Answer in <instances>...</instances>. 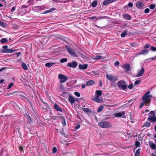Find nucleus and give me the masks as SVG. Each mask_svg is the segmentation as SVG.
Here are the masks:
<instances>
[{"instance_id": "f257e3e1", "label": "nucleus", "mask_w": 156, "mask_h": 156, "mask_svg": "<svg viewBox=\"0 0 156 156\" xmlns=\"http://www.w3.org/2000/svg\"><path fill=\"white\" fill-rule=\"evenodd\" d=\"M150 93L149 91H147L142 97V99L143 101L140 105V108H142L145 104H150L151 103V98L152 97V95L151 94H149Z\"/></svg>"}, {"instance_id": "f03ea898", "label": "nucleus", "mask_w": 156, "mask_h": 156, "mask_svg": "<svg viewBox=\"0 0 156 156\" xmlns=\"http://www.w3.org/2000/svg\"><path fill=\"white\" fill-rule=\"evenodd\" d=\"M98 125L100 127L104 128H108L112 126V124L109 122L106 121L100 122L98 123Z\"/></svg>"}, {"instance_id": "7ed1b4c3", "label": "nucleus", "mask_w": 156, "mask_h": 156, "mask_svg": "<svg viewBox=\"0 0 156 156\" xmlns=\"http://www.w3.org/2000/svg\"><path fill=\"white\" fill-rule=\"evenodd\" d=\"M126 82L124 80L119 81L118 83V86L120 89L127 90V86L126 84Z\"/></svg>"}, {"instance_id": "20e7f679", "label": "nucleus", "mask_w": 156, "mask_h": 156, "mask_svg": "<svg viewBox=\"0 0 156 156\" xmlns=\"http://www.w3.org/2000/svg\"><path fill=\"white\" fill-rule=\"evenodd\" d=\"M106 77L108 80L113 83L118 80V76L115 75L106 74Z\"/></svg>"}, {"instance_id": "39448f33", "label": "nucleus", "mask_w": 156, "mask_h": 156, "mask_svg": "<svg viewBox=\"0 0 156 156\" xmlns=\"http://www.w3.org/2000/svg\"><path fill=\"white\" fill-rule=\"evenodd\" d=\"M2 48L3 49L2 50V52L3 53H12L16 50L12 48H8V46L7 45L4 46Z\"/></svg>"}, {"instance_id": "423d86ee", "label": "nucleus", "mask_w": 156, "mask_h": 156, "mask_svg": "<svg viewBox=\"0 0 156 156\" xmlns=\"http://www.w3.org/2000/svg\"><path fill=\"white\" fill-rule=\"evenodd\" d=\"M66 48L67 51L69 53L71 56L76 57H77V55L76 53L71 48H70L69 46L66 45Z\"/></svg>"}, {"instance_id": "0eeeda50", "label": "nucleus", "mask_w": 156, "mask_h": 156, "mask_svg": "<svg viewBox=\"0 0 156 156\" xmlns=\"http://www.w3.org/2000/svg\"><path fill=\"white\" fill-rule=\"evenodd\" d=\"M136 7L139 9H143L145 5V4L142 0H139L136 2L135 4Z\"/></svg>"}, {"instance_id": "6e6552de", "label": "nucleus", "mask_w": 156, "mask_h": 156, "mask_svg": "<svg viewBox=\"0 0 156 156\" xmlns=\"http://www.w3.org/2000/svg\"><path fill=\"white\" fill-rule=\"evenodd\" d=\"M58 77L60 79V82L61 83H65L68 79L67 77L62 74H59Z\"/></svg>"}, {"instance_id": "1a4fd4ad", "label": "nucleus", "mask_w": 156, "mask_h": 156, "mask_svg": "<svg viewBox=\"0 0 156 156\" xmlns=\"http://www.w3.org/2000/svg\"><path fill=\"white\" fill-rule=\"evenodd\" d=\"M78 65V63L74 61L72 62H69L67 64V66L70 67L75 68Z\"/></svg>"}, {"instance_id": "9d476101", "label": "nucleus", "mask_w": 156, "mask_h": 156, "mask_svg": "<svg viewBox=\"0 0 156 156\" xmlns=\"http://www.w3.org/2000/svg\"><path fill=\"white\" fill-rule=\"evenodd\" d=\"M125 112L123 111L122 112H119L115 114V116L117 117H122L123 118H125L126 116L125 115Z\"/></svg>"}, {"instance_id": "9b49d317", "label": "nucleus", "mask_w": 156, "mask_h": 156, "mask_svg": "<svg viewBox=\"0 0 156 156\" xmlns=\"http://www.w3.org/2000/svg\"><path fill=\"white\" fill-rule=\"evenodd\" d=\"M147 119L152 123L155 122H156V117L155 115L150 116Z\"/></svg>"}, {"instance_id": "f8f14e48", "label": "nucleus", "mask_w": 156, "mask_h": 156, "mask_svg": "<svg viewBox=\"0 0 156 156\" xmlns=\"http://www.w3.org/2000/svg\"><path fill=\"white\" fill-rule=\"evenodd\" d=\"M54 108L57 111L62 112L63 110L57 104L54 105Z\"/></svg>"}, {"instance_id": "ddd939ff", "label": "nucleus", "mask_w": 156, "mask_h": 156, "mask_svg": "<svg viewBox=\"0 0 156 156\" xmlns=\"http://www.w3.org/2000/svg\"><path fill=\"white\" fill-rule=\"evenodd\" d=\"M116 0H106L104 1L103 2L104 5H106L115 2Z\"/></svg>"}, {"instance_id": "4468645a", "label": "nucleus", "mask_w": 156, "mask_h": 156, "mask_svg": "<svg viewBox=\"0 0 156 156\" xmlns=\"http://www.w3.org/2000/svg\"><path fill=\"white\" fill-rule=\"evenodd\" d=\"M87 67L88 65L87 64H80L78 66L79 69L85 70L87 68Z\"/></svg>"}, {"instance_id": "2eb2a0df", "label": "nucleus", "mask_w": 156, "mask_h": 156, "mask_svg": "<svg viewBox=\"0 0 156 156\" xmlns=\"http://www.w3.org/2000/svg\"><path fill=\"white\" fill-rule=\"evenodd\" d=\"M122 17L125 20H129L131 19V16L128 14H123Z\"/></svg>"}, {"instance_id": "dca6fc26", "label": "nucleus", "mask_w": 156, "mask_h": 156, "mask_svg": "<svg viewBox=\"0 0 156 156\" xmlns=\"http://www.w3.org/2000/svg\"><path fill=\"white\" fill-rule=\"evenodd\" d=\"M123 68L125 69L126 71H129L130 70V65L129 64H126L122 66Z\"/></svg>"}, {"instance_id": "f3484780", "label": "nucleus", "mask_w": 156, "mask_h": 156, "mask_svg": "<svg viewBox=\"0 0 156 156\" xmlns=\"http://www.w3.org/2000/svg\"><path fill=\"white\" fill-rule=\"evenodd\" d=\"M144 68H142L141 70L140 71L136 76V77H139L142 76L144 72Z\"/></svg>"}, {"instance_id": "a211bd4d", "label": "nucleus", "mask_w": 156, "mask_h": 156, "mask_svg": "<svg viewBox=\"0 0 156 156\" xmlns=\"http://www.w3.org/2000/svg\"><path fill=\"white\" fill-rule=\"evenodd\" d=\"M150 147L153 150H156V145L154 143H153L152 141L149 142Z\"/></svg>"}, {"instance_id": "6ab92c4d", "label": "nucleus", "mask_w": 156, "mask_h": 156, "mask_svg": "<svg viewBox=\"0 0 156 156\" xmlns=\"http://www.w3.org/2000/svg\"><path fill=\"white\" fill-rule=\"evenodd\" d=\"M95 83V82L93 80H89L86 83L87 86H90L93 85Z\"/></svg>"}, {"instance_id": "aec40b11", "label": "nucleus", "mask_w": 156, "mask_h": 156, "mask_svg": "<svg viewBox=\"0 0 156 156\" xmlns=\"http://www.w3.org/2000/svg\"><path fill=\"white\" fill-rule=\"evenodd\" d=\"M69 100L70 101V102L72 104L75 103V100L74 99L71 95H69Z\"/></svg>"}, {"instance_id": "412c9836", "label": "nucleus", "mask_w": 156, "mask_h": 156, "mask_svg": "<svg viewBox=\"0 0 156 156\" xmlns=\"http://www.w3.org/2000/svg\"><path fill=\"white\" fill-rule=\"evenodd\" d=\"M95 96H101L102 94V91L100 90H97L96 91Z\"/></svg>"}, {"instance_id": "4be33fe9", "label": "nucleus", "mask_w": 156, "mask_h": 156, "mask_svg": "<svg viewBox=\"0 0 156 156\" xmlns=\"http://www.w3.org/2000/svg\"><path fill=\"white\" fill-rule=\"evenodd\" d=\"M82 109L85 113L90 112L91 111L90 109L88 108H83Z\"/></svg>"}, {"instance_id": "5701e85b", "label": "nucleus", "mask_w": 156, "mask_h": 156, "mask_svg": "<svg viewBox=\"0 0 156 156\" xmlns=\"http://www.w3.org/2000/svg\"><path fill=\"white\" fill-rule=\"evenodd\" d=\"M99 97H98V96H95L94 101L98 103H100L101 102V100L99 98Z\"/></svg>"}, {"instance_id": "b1692460", "label": "nucleus", "mask_w": 156, "mask_h": 156, "mask_svg": "<svg viewBox=\"0 0 156 156\" xmlns=\"http://www.w3.org/2000/svg\"><path fill=\"white\" fill-rule=\"evenodd\" d=\"M151 124L150 122H145L143 126H142V127H148L150 126Z\"/></svg>"}, {"instance_id": "393cba45", "label": "nucleus", "mask_w": 156, "mask_h": 156, "mask_svg": "<svg viewBox=\"0 0 156 156\" xmlns=\"http://www.w3.org/2000/svg\"><path fill=\"white\" fill-rule=\"evenodd\" d=\"M98 5V2L96 0H94L91 3V6L93 7H96Z\"/></svg>"}, {"instance_id": "a878e982", "label": "nucleus", "mask_w": 156, "mask_h": 156, "mask_svg": "<svg viewBox=\"0 0 156 156\" xmlns=\"http://www.w3.org/2000/svg\"><path fill=\"white\" fill-rule=\"evenodd\" d=\"M148 52V50L147 49H144L140 53V54L146 55Z\"/></svg>"}, {"instance_id": "bb28decb", "label": "nucleus", "mask_w": 156, "mask_h": 156, "mask_svg": "<svg viewBox=\"0 0 156 156\" xmlns=\"http://www.w3.org/2000/svg\"><path fill=\"white\" fill-rule=\"evenodd\" d=\"M8 40L6 38H3L1 39L0 41V42L2 44H4L8 42Z\"/></svg>"}, {"instance_id": "cd10ccee", "label": "nucleus", "mask_w": 156, "mask_h": 156, "mask_svg": "<svg viewBox=\"0 0 156 156\" xmlns=\"http://www.w3.org/2000/svg\"><path fill=\"white\" fill-rule=\"evenodd\" d=\"M104 58L103 57L101 56L100 55H97L94 57L93 59L95 60H98L101 59H103Z\"/></svg>"}, {"instance_id": "c85d7f7f", "label": "nucleus", "mask_w": 156, "mask_h": 156, "mask_svg": "<svg viewBox=\"0 0 156 156\" xmlns=\"http://www.w3.org/2000/svg\"><path fill=\"white\" fill-rule=\"evenodd\" d=\"M21 66L24 69L26 70L28 69V67L27 66V65L25 63L22 62Z\"/></svg>"}, {"instance_id": "c756f323", "label": "nucleus", "mask_w": 156, "mask_h": 156, "mask_svg": "<svg viewBox=\"0 0 156 156\" xmlns=\"http://www.w3.org/2000/svg\"><path fill=\"white\" fill-rule=\"evenodd\" d=\"M140 150L141 149L140 148H138L136 150L135 154V156H139Z\"/></svg>"}, {"instance_id": "7c9ffc66", "label": "nucleus", "mask_w": 156, "mask_h": 156, "mask_svg": "<svg viewBox=\"0 0 156 156\" xmlns=\"http://www.w3.org/2000/svg\"><path fill=\"white\" fill-rule=\"evenodd\" d=\"M127 34V31L126 30H124L121 34V36L122 37H124Z\"/></svg>"}, {"instance_id": "2f4dec72", "label": "nucleus", "mask_w": 156, "mask_h": 156, "mask_svg": "<svg viewBox=\"0 0 156 156\" xmlns=\"http://www.w3.org/2000/svg\"><path fill=\"white\" fill-rule=\"evenodd\" d=\"M54 64V63L48 62V63H46L45 66L47 67H51V66H52Z\"/></svg>"}, {"instance_id": "473e14b6", "label": "nucleus", "mask_w": 156, "mask_h": 156, "mask_svg": "<svg viewBox=\"0 0 156 156\" xmlns=\"http://www.w3.org/2000/svg\"><path fill=\"white\" fill-rule=\"evenodd\" d=\"M61 123L62 124L63 127H64L65 126H66V124L65 120V119L64 118H62L61 119Z\"/></svg>"}, {"instance_id": "72a5a7b5", "label": "nucleus", "mask_w": 156, "mask_h": 156, "mask_svg": "<svg viewBox=\"0 0 156 156\" xmlns=\"http://www.w3.org/2000/svg\"><path fill=\"white\" fill-rule=\"evenodd\" d=\"M104 108V106L103 105H101L100 106H99L97 112H101L102 111Z\"/></svg>"}, {"instance_id": "f704fd0d", "label": "nucleus", "mask_w": 156, "mask_h": 156, "mask_svg": "<svg viewBox=\"0 0 156 156\" xmlns=\"http://www.w3.org/2000/svg\"><path fill=\"white\" fill-rule=\"evenodd\" d=\"M6 24L2 22V21L0 20V26L3 27H5L6 26Z\"/></svg>"}, {"instance_id": "c9c22d12", "label": "nucleus", "mask_w": 156, "mask_h": 156, "mask_svg": "<svg viewBox=\"0 0 156 156\" xmlns=\"http://www.w3.org/2000/svg\"><path fill=\"white\" fill-rule=\"evenodd\" d=\"M57 151V149L56 147H54L52 149V153L53 154H55Z\"/></svg>"}, {"instance_id": "e433bc0d", "label": "nucleus", "mask_w": 156, "mask_h": 156, "mask_svg": "<svg viewBox=\"0 0 156 156\" xmlns=\"http://www.w3.org/2000/svg\"><path fill=\"white\" fill-rule=\"evenodd\" d=\"M141 82V80L140 79L137 80L134 82V84L135 85L139 84Z\"/></svg>"}, {"instance_id": "4c0bfd02", "label": "nucleus", "mask_w": 156, "mask_h": 156, "mask_svg": "<svg viewBox=\"0 0 156 156\" xmlns=\"http://www.w3.org/2000/svg\"><path fill=\"white\" fill-rule=\"evenodd\" d=\"M155 7V5L153 4L150 5V6H149V8H150V9H154Z\"/></svg>"}, {"instance_id": "58836bf2", "label": "nucleus", "mask_w": 156, "mask_h": 156, "mask_svg": "<svg viewBox=\"0 0 156 156\" xmlns=\"http://www.w3.org/2000/svg\"><path fill=\"white\" fill-rule=\"evenodd\" d=\"M135 146L137 147H138L140 146V143L139 141L137 140L135 143Z\"/></svg>"}, {"instance_id": "ea45409f", "label": "nucleus", "mask_w": 156, "mask_h": 156, "mask_svg": "<svg viewBox=\"0 0 156 156\" xmlns=\"http://www.w3.org/2000/svg\"><path fill=\"white\" fill-rule=\"evenodd\" d=\"M67 59L66 58H63L62 59H61L60 60V62L61 63H63L64 62H67Z\"/></svg>"}, {"instance_id": "a19ab883", "label": "nucleus", "mask_w": 156, "mask_h": 156, "mask_svg": "<svg viewBox=\"0 0 156 156\" xmlns=\"http://www.w3.org/2000/svg\"><path fill=\"white\" fill-rule=\"evenodd\" d=\"M42 103H43V104L45 106V107L48 108H49V106L48 105V104L44 102L43 101H42Z\"/></svg>"}, {"instance_id": "79ce46f5", "label": "nucleus", "mask_w": 156, "mask_h": 156, "mask_svg": "<svg viewBox=\"0 0 156 156\" xmlns=\"http://www.w3.org/2000/svg\"><path fill=\"white\" fill-rule=\"evenodd\" d=\"M151 49L153 51H156V48L153 46L151 47Z\"/></svg>"}, {"instance_id": "37998d69", "label": "nucleus", "mask_w": 156, "mask_h": 156, "mask_svg": "<svg viewBox=\"0 0 156 156\" xmlns=\"http://www.w3.org/2000/svg\"><path fill=\"white\" fill-rule=\"evenodd\" d=\"M13 83H11L9 84V85L8 87H7V89H9L11 88L12 86L13 85Z\"/></svg>"}, {"instance_id": "c03bdc74", "label": "nucleus", "mask_w": 156, "mask_h": 156, "mask_svg": "<svg viewBox=\"0 0 156 156\" xmlns=\"http://www.w3.org/2000/svg\"><path fill=\"white\" fill-rule=\"evenodd\" d=\"M149 114L152 115V116L155 115V114L154 111H151L149 113Z\"/></svg>"}, {"instance_id": "a18cd8bd", "label": "nucleus", "mask_w": 156, "mask_h": 156, "mask_svg": "<svg viewBox=\"0 0 156 156\" xmlns=\"http://www.w3.org/2000/svg\"><path fill=\"white\" fill-rule=\"evenodd\" d=\"M74 94L76 96L78 97H79L80 96V94L77 92H75Z\"/></svg>"}, {"instance_id": "49530a36", "label": "nucleus", "mask_w": 156, "mask_h": 156, "mask_svg": "<svg viewBox=\"0 0 156 156\" xmlns=\"http://www.w3.org/2000/svg\"><path fill=\"white\" fill-rule=\"evenodd\" d=\"M150 46V45L148 44H146L144 47V48L145 49H147Z\"/></svg>"}, {"instance_id": "de8ad7c7", "label": "nucleus", "mask_w": 156, "mask_h": 156, "mask_svg": "<svg viewBox=\"0 0 156 156\" xmlns=\"http://www.w3.org/2000/svg\"><path fill=\"white\" fill-rule=\"evenodd\" d=\"M133 84L131 83V84L128 86V87L129 89H132V88L133 87Z\"/></svg>"}, {"instance_id": "09e8293b", "label": "nucleus", "mask_w": 156, "mask_h": 156, "mask_svg": "<svg viewBox=\"0 0 156 156\" xmlns=\"http://www.w3.org/2000/svg\"><path fill=\"white\" fill-rule=\"evenodd\" d=\"M80 127V125L79 124H78L74 127V129L75 130H77V129H79Z\"/></svg>"}, {"instance_id": "8fccbe9b", "label": "nucleus", "mask_w": 156, "mask_h": 156, "mask_svg": "<svg viewBox=\"0 0 156 156\" xmlns=\"http://www.w3.org/2000/svg\"><path fill=\"white\" fill-rule=\"evenodd\" d=\"M99 86L100 87H102V83L101 80H99Z\"/></svg>"}, {"instance_id": "3c124183", "label": "nucleus", "mask_w": 156, "mask_h": 156, "mask_svg": "<svg viewBox=\"0 0 156 156\" xmlns=\"http://www.w3.org/2000/svg\"><path fill=\"white\" fill-rule=\"evenodd\" d=\"M149 9L148 8L144 10V12L147 13L149 12Z\"/></svg>"}, {"instance_id": "603ef678", "label": "nucleus", "mask_w": 156, "mask_h": 156, "mask_svg": "<svg viewBox=\"0 0 156 156\" xmlns=\"http://www.w3.org/2000/svg\"><path fill=\"white\" fill-rule=\"evenodd\" d=\"M129 115L130 116V119L131 120H133V115L131 112L129 113Z\"/></svg>"}, {"instance_id": "864d4df0", "label": "nucleus", "mask_w": 156, "mask_h": 156, "mask_svg": "<svg viewBox=\"0 0 156 156\" xmlns=\"http://www.w3.org/2000/svg\"><path fill=\"white\" fill-rule=\"evenodd\" d=\"M55 10V8H51L50 9L48 10V11H49L50 12H52L54 11Z\"/></svg>"}, {"instance_id": "5fc2aeb1", "label": "nucleus", "mask_w": 156, "mask_h": 156, "mask_svg": "<svg viewBox=\"0 0 156 156\" xmlns=\"http://www.w3.org/2000/svg\"><path fill=\"white\" fill-rule=\"evenodd\" d=\"M14 93V92H9V93H8L6 94V95H7V96H10V95H12Z\"/></svg>"}, {"instance_id": "6e6d98bb", "label": "nucleus", "mask_w": 156, "mask_h": 156, "mask_svg": "<svg viewBox=\"0 0 156 156\" xmlns=\"http://www.w3.org/2000/svg\"><path fill=\"white\" fill-rule=\"evenodd\" d=\"M19 149L20 151H23V148L22 146H20L19 147Z\"/></svg>"}, {"instance_id": "4d7b16f0", "label": "nucleus", "mask_w": 156, "mask_h": 156, "mask_svg": "<svg viewBox=\"0 0 156 156\" xmlns=\"http://www.w3.org/2000/svg\"><path fill=\"white\" fill-rule=\"evenodd\" d=\"M119 61L116 62L114 64V65L115 66H117L119 65Z\"/></svg>"}, {"instance_id": "13d9d810", "label": "nucleus", "mask_w": 156, "mask_h": 156, "mask_svg": "<svg viewBox=\"0 0 156 156\" xmlns=\"http://www.w3.org/2000/svg\"><path fill=\"white\" fill-rule=\"evenodd\" d=\"M133 4L131 2H129L128 4V6L130 7H132L133 6Z\"/></svg>"}, {"instance_id": "bf43d9fd", "label": "nucleus", "mask_w": 156, "mask_h": 156, "mask_svg": "<svg viewBox=\"0 0 156 156\" xmlns=\"http://www.w3.org/2000/svg\"><path fill=\"white\" fill-rule=\"evenodd\" d=\"M15 9H16V7H14V6L11 9V11L12 12H13L15 10Z\"/></svg>"}, {"instance_id": "052dcab7", "label": "nucleus", "mask_w": 156, "mask_h": 156, "mask_svg": "<svg viewBox=\"0 0 156 156\" xmlns=\"http://www.w3.org/2000/svg\"><path fill=\"white\" fill-rule=\"evenodd\" d=\"M156 58V57H151V58H148V59H147L146 60H149V59H152V60H154Z\"/></svg>"}, {"instance_id": "680f3d73", "label": "nucleus", "mask_w": 156, "mask_h": 156, "mask_svg": "<svg viewBox=\"0 0 156 156\" xmlns=\"http://www.w3.org/2000/svg\"><path fill=\"white\" fill-rule=\"evenodd\" d=\"M58 118V117L56 116L52 117L51 118L52 119L54 120H56Z\"/></svg>"}, {"instance_id": "e2e57ef3", "label": "nucleus", "mask_w": 156, "mask_h": 156, "mask_svg": "<svg viewBox=\"0 0 156 156\" xmlns=\"http://www.w3.org/2000/svg\"><path fill=\"white\" fill-rule=\"evenodd\" d=\"M6 69V67H2L1 69H0V72H1L2 70H5Z\"/></svg>"}, {"instance_id": "0e129e2a", "label": "nucleus", "mask_w": 156, "mask_h": 156, "mask_svg": "<svg viewBox=\"0 0 156 156\" xmlns=\"http://www.w3.org/2000/svg\"><path fill=\"white\" fill-rule=\"evenodd\" d=\"M49 12V11H48V10H46L44 12V13H45V14H46V13H48L49 12Z\"/></svg>"}, {"instance_id": "69168bd1", "label": "nucleus", "mask_w": 156, "mask_h": 156, "mask_svg": "<svg viewBox=\"0 0 156 156\" xmlns=\"http://www.w3.org/2000/svg\"><path fill=\"white\" fill-rule=\"evenodd\" d=\"M21 54V52H19L17 53H16L15 54L17 55V57H18V56L20 55Z\"/></svg>"}, {"instance_id": "338daca9", "label": "nucleus", "mask_w": 156, "mask_h": 156, "mask_svg": "<svg viewBox=\"0 0 156 156\" xmlns=\"http://www.w3.org/2000/svg\"><path fill=\"white\" fill-rule=\"evenodd\" d=\"M82 87L83 89H84L85 87V84H82Z\"/></svg>"}, {"instance_id": "774afa93", "label": "nucleus", "mask_w": 156, "mask_h": 156, "mask_svg": "<svg viewBox=\"0 0 156 156\" xmlns=\"http://www.w3.org/2000/svg\"><path fill=\"white\" fill-rule=\"evenodd\" d=\"M4 81V80L3 79H1L0 80V83L2 84L3 83V82Z\"/></svg>"}]
</instances>
